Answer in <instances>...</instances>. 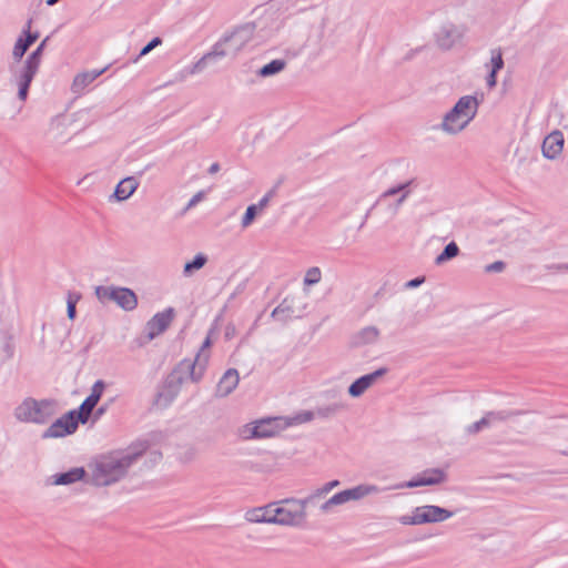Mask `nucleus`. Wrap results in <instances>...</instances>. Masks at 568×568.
Wrapping results in <instances>:
<instances>
[{"instance_id":"1","label":"nucleus","mask_w":568,"mask_h":568,"mask_svg":"<svg viewBox=\"0 0 568 568\" xmlns=\"http://www.w3.org/2000/svg\"><path fill=\"white\" fill-rule=\"evenodd\" d=\"M210 355L197 352L192 358H184L176 364L166 377L162 392L158 394L156 402L166 406L176 398L182 386L187 383H199L204 375Z\"/></svg>"},{"instance_id":"2","label":"nucleus","mask_w":568,"mask_h":568,"mask_svg":"<svg viewBox=\"0 0 568 568\" xmlns=\"http://www.w3.org/2000/svg\"><path fill=\"white\" fill-rule=\"evenodd\" d=\"M105 384L99 379L94 383L91 394L82 402V404L68 413L63 414L60 418L53 422L43 433L42 438H60L72 435L77 432L79 424H87L98 405Z\"/></svg>"},{"instance_id":"3","label":"nucleus","mask_w":568,"mask_h":568,"mask_svg":"<svg viewBox=\"0 0 568 568\" xmlns=\"http://www.w3.org/2000/svg\"><path fill=\"white\" fill-rule=\"evenodd\" d=\"M152 440L141 438L123 449L109 452V485L134 475L144 454L150 449Z\"/></svg>"},{"instance_id":"4","label":"nucleus","mask_w":568,"mask_h":568,"mask_svg":"<svg viewBox=\"0 0 568 568\" xmlns=\"http://www.w3.org/2000/svg\"><path fill=\"white\" fill-rule=\"evenodd\" d=\"M479 100L474 95L459 98L450 111H448L440 123V129L447 134H458L467 128L478 112Z\"/></svg>"},{"instance_id":"5","label":"nucleus","mask_w":568,"mask_h":568,"mask_svg":"<svg viewBox=\"0 0 568 568\" xmlns=\"http://www.w3.org/2000/svg\"><path fill=\"white\" fill-rule=\"evenodd\" d=\"M58 402L53 398L36 399L26 397L16 408L13 415L17 420L44 425L57 414Z\"/></svg>"},{"instance_id":"6","label":"nucleus","mask_w":568,"mask_h":568,"mask_svg":"<svg viewBox=\"0 0 568 568\" xmlns=\"http://www.w3.org/2000/svg\"><path fill=\"white\" fill-rule=\"evenodd\" d=\"M255 23L248 22L236 27L232 32L226 33L214 45V54L222 58H234L253 39Z\"/></svg>"},{"instance_id":"7","label":"nucleus","mask_w":568,"mask_h":568,"mask_svg":"<svg viewBox=\"0 0 568 568\" xmlns=\"http://www.w3.org/2000/svg\"><path fill=\"white\" fill-rule=\"evenodd\" d=\"M307 514L296 498H287L275 503V525L288 527H303Z\"/></svg>"},{"instance_id":"8","label":"nucleus","mask_w":568,"mask_h":568,"mask_svg":"<svg viewBox=\"0 0 568 568\" xmlns=\"http://www.w3.org/2000/svg\"><path fill=\"white\" fill-rule=\"evenodd\" d=\"M454 513L435 505L418 506L413 509L410 515H404L398 518V521L405 526H417L424 524L443 523L450 517Z\"/></svg>"},{"instance_id":"9","label":"nucleus","mask_w":568,"mask_h":568,"mask_svg":"<svg viewBox=\"0 0 568 568\" xmlns=\"http://www.w3.org/2000/svg\"><path fill=\"white\" fill-rule=\"evenodd\" d=\"M39 68L40 67L29 61L28 59L20 63L12 62L9 65V71L11 74L10 80L18 87L17 95L21 102L27 101L30 85L39 71Z\"/></svg>"},{"instance_id":"10","label":"nucleus","mask_w":568,"mask_h":568,"mask_svg":"<svg viewBox=\"0 0 568 568\" xmlns=\"http://www.w3.org/2000/svg\"><path fill=\"white\" fill-rule=\"evenodd\" d=\"M379 491L381 488L376 485H357L353 488L345 489L333 495L320 506V509L322 513L328 514L333 510L334 507L342 506L352 500H359L366 496L378 494Z\"/></svg>"},{"instance_id":"11","label":"nucleus","mask_w":568,"mask_h":568,"mask_svg":"<svg viewBox=\"0 0 568 568\" xmlns=\"http://www.w3.org/2000/svg\"><path fill=\"white\" fill-rule=\"evenodd\" d=\"M174 318V310L169 307L163 312L156 313L145 325V333L148 341L154 339L156 336L164 333L171 325Z\"/></svg>"},{"instance_id":"12","label":"nucleus","mask_w":568,"mask_h":568,"mask_svg":"<svg viewBox=\"0 0 568 568\" xmlns=\"http://www.w3.org/2000/svg\"><path fill=\"white\" fill-rule=\"evenodd\" d=\"M85 484L103 487L106 486V456L100 455L92 459L87 468Z\"/></svg>"},{"instance_id":"13","label":"nucleus","mask_w":568,"mask_h":568,"mask_svg":"<svg viewBox=\"0 0 568 568\" xmlns=\"http://www.w3.org/2000/svg\"><path fill=\"white\" fill-rule=\"evenodd\" d=\"M446 474L439 468H432L423 471L420 475L414 477L409 481L400 484L397 488H415L420 486H433L444 483Z\"/></svg>"},{"instance_id":"14","label":"nucleus","mask_w":568,"mask_h":568,"mask_svg":"<svg viewBox=\"0 0 568 568\" xmlns=\"http://www.w3.org/2000/svg\"><path fill=\"white\" fill-rule=\"evenodd\" d=\"M464 36V30L450 22L444 23L436 33L437 44L445 50L452 49Z\"/></svg>"},{"instance_id":"15","label":"nucleus","mask_w":568,"mask_h":568,"mask_svg":"<svg viewBox=\"0 0 568 568\" xmlns=\"http://www.w3.org/2000/svg\"><path fill=\"white\" fill-rule=\"evenodd\" d=\"M276 433L275 426L272 419H262L252 424H246L241 429V436L244 439L251 438H266L271 437Z\"/></svg>"},{"instance_id":"16","label":"nucleus","mask_w":568,"mask_h":568,"mask_svg":"<svg viewBox=\"0 0 568 568\" xmlns=\"http://www.w3.org/2000/svg\"><path fill=\"white\" fill-rule=\"evenodd\" d=\"M109 300L126 312H131L138 306L136 294L126 287L109 286Z\"/></svg>"},{"instance_id":"17","label":"nucleus","mask_w":568,"mask_h":568,"mask_svg":"<svg viewBox=\"0 0 568 568\" xmlns=\"http://www.w3.org/2000/svg\"><path fill=\"white\" fill-rule=\"evenodd\" d=\"M387 373L386 367H381L371 374H366L348 387V394L352 397H361L378 378L383 377Z\"/></svg>"},{"instance_id":"18","label":"nucleus","mask_w":568,"mask_h":568,"mask_svg":"<svg viewBox=\"0 0 568 568\" xmlns=\"http://www.w3.org/2000/svg\"><path fill=\"white\" fill-rule=\"evenodd\" d=\"M564 134L559 130H555L551 133H549L542 142V155L546 159L555 160L558 158L564 149Z\"/></svg>"},{"instance_id":"19","label":"nucleus","mask_w":568,"mask_h":568,"mask_svg":"<svg viewBox=\"0 0 568 568\" xmlns=\"http://www.w3.org/2000/svg\"><path fill=\"white\" fill-rule=\"evenodd\" d=\"M87 470L84 467H73L68 471L54 474L49 478V484L54 486H68L78 481H84Z\"/></svg>"},{"instance_id":"20","label":"nucleus","mask_w":568,"mask_h":568,"mask_svg":"<svg viewBox=\"0 0 568 568\" xmlns=\"http://www.w3.org/2000/svg\"><path fill=\"white\" fill-rule=\"evenodd\" d=\"M244 518L253 524H274L275 520V503L248 509Z\"/></svg>"},{"instance_id":"21","label":"nucleus","mask_w":568,"mask_h":568,"mask_svg":"<svg viewBox=\"0 0 568 568\" xmlns=\"http://www.w3.org/2000/svg\"><path fill=\"white\" fill-rule=\"evenodd\" d=\"M106 72V67L93 69L78 73L71 84V90L75 94L82 93L95 79Z\"/></svg>"},{"instance_id":"22","label":"nucleus","mask_w":568,"mask_h":568,"mask_svg":"<svg viewBox=\"0 0 568 568\" xmlns=\"http://www.w3.org/2000/svg\"><path fill=\"white\" fill-rule=\"evenodd\" d=\"M239 381L237 371L235 368H229L216 386V395L220 397L230 395L236 388Z\"/></svg>"},{"instance_id":"23","label":"nucleus","mask_w":568,"mask_h":568,"mask_svg":"<svg viewBox=\"0 0 568 568\" xmlns=\"http://www.w3.org/2000/svg\"><path fill=\"white\" fill-rule=\"evenodd\" d=\"M139 182L133 176H128L121 180L111 197H114L116 201H124L129 199L134 191L138 189Z\"/></svg>"},{"instance_id":"24","label":"nucleus","mask_w":568,"mask_h":568,"mask_svg":"<svg viewBox=\"0 0 568 568\" xmlns=\"http://www.w3.org/2000/svg\"><path fill=\"white\" fill-rule=\"evenodd\" d=\"M199 457V448L194 444H184L178 447L175 458L183 465L195 462Z\"/></svg>"},{"instance_id":"25","label":"nucleus","mask_w":568,"mask_h":568,"mask_svg":"<svg viewBox=\"0 0 568 568\" xmlns=\"http://www.w3.org/2000/svg\"><path fill=\"white\" fill-rule=\"evenodd\" d=\"M520 414H523V412H520V410L503 409V410L487 412L485 414V416L488 419L489 425L491 426V424H494V423L505 422V420L516 417Z\"/></svg>"},{"instance_id":"26","label":"nucleus","mask_w":568,"mask_h":568,"mask_svg":"<svg viewBox=\"0 0 568 568\" xmlns=\"http://www.w3.org/2000/svg\"><path fill=\"white\" fill-rule=\"evenodd\" d=\"M207 256L204 253H197L192 261L184 264L183 275L191 276L195 271L201 270L207 263Z\"/></svg>"},{"instance_id":"27","label":"nucleus","mask_w":568,"mask_h":568,"mask_svg":"<svg viewBox=\"0 0 568 568\" xmlns=\"http://www.w3.org/2000/svg\"><path fill=\"white\" fill-rule=\"evenodd\" d=\"M286 67V61L282 59L272 60L270 63L262 67L257 74L263 78H267L282 72Z\"/></svg>"},{"instance_id":"28","label":"nucleus","mask_w":568,"mask_h":568,"mask_svg":"<svg viewBox=\"0 0 568 568\" xmlns=\"http://www.w3.org/2000/svg\"><path fill=\"white\" fill-rule=\"evenodd\" d=\"M416 185V179L412 178L405 182V191L399 192L395 203L390 206L394 214L398 212L403 203L408 199L412 193V187Z\"/></svg>"},{"instance_id":"29","label":"nucleus","mask_w":568,"mask_h":568,"mask_svg":"<svg viewBox=\"0 0 568 568\" xmlns=\"http://www.w3.org/2000/svg\"><path fill=\"white\" fill-rule=\"evenodd\" d=\"M31 47L29 40H26L23 36H19L17 39L13 49H12V59L13 62L20 63L22 62L23 55L27 53L29 48Z\"/></svg>"},{"instance_id":"30","label":"nucleus","mask_w":568,"mask_h":568,"mask_svg":"<svg viewBox=\"0 0 568 568\" xmlns=\"http://www.w3.org/2000/svg\"><path fill=\"white\" fill-rule=\"evenodd\" d=\"M217 59H220V58H219V55L214 54V49L212 48V50L210 52L205 53L200 60H197L191 67V69L189 70V74H196V73L202 72L210 62L215 61Z\"/></svg>"},{"instance_id":"31","label":"nucleus","mask_w":568,"mask_h":568,"mask_svg":"<svg viewBox=\"0 0 568 568\" xmlns=\"http://www.w3.org/2000/svg\"><path fill=\"white\" fill-rule=\"evenodd\" d=\"M459 254V247L455 242L448 243L443 252L436 257L435 263L437 265H440L454 257H456Z\"/></svg>"},{"instance_id":"32","label":"nucleus","mask_w":568,"mask_h":568,"mask_svg":"<svg viewBox=\"0 0 568 568\" xmlns=\"http://www.w3.org/2000/svg\"><path fill=\"white\" fill-rule=\"evenodd\" d=\"M379 331L375 326H367L363 328L357 335V343L369 344L378 338Z\"/></svg>"},{"instance_id":"33","label":"nucleus","mask_w":568,"mask_h":568,"mask_svg":"<svg viewBox=\"0 0 568 568\" xmlns=\"http://www.w3.org/2000/svg\"><path fill=\"white\" fill-rule=\"evenodd\" d=\"M49 37H45L41 42L40 44L27 57V59L31 62H33L34 64H37L38 67H40L41 64V60H42V55H43V51L47 47V43L49 41Z\"/></svg>"},{"instance_id":"34","label":"nucleus","mask_w":568,"mask_h":568,"mask_svg":"<svg viewBox=\"0 0 568 568\" xmlns=\"http://www.w3.org/2000/svg\"><path fill=\"white\" fill-rule=\"evenodd\" d=\"M321 280H322V272H321L320 267L313 266L306 271L303 282H304V285L312 286V285L320 283Z\"/></svg>"},{"instance_id":"35","label":"nucleus","mask_w":568,"mask_h":568,"mask_svg":"<svg viewBox=\"0 0 568 568\" xmlns=\"http://www.w3.org/2000/svg\"><path fill=\"white\" fill-rule=\"evenodd\" d=\"M81 298V295L75 292H69L67 300V315L69 320H74L77 315L75 305L78 301Z\"/></svg>"},{"instance_id":"36","label":"nucleus","mask_w":568,"mask_h":568,"mask_svg":"<svg viewBox=\"0 0 568 568\" xmlns=\"http://www.w3.org/2000/svg\"><path fill=\"white\" fill-rule=\"evenodd\" d=\"M488 427H490V425L488 423V419L484 415L479 420L468 425L465 428V433L468 434V435H475V434H478L479 432H481L483 429L488 428Z\"/></svg>"},{"instance_id":"37","label":"nucleus","mask_w":568,"mask_h":568,"mask_svg":"<svg viewBox=\"0 0 568 568\" xmlns=\"http://www.w3.org/2000/svg\"><path fill=\"white\" fill-rule=\"evenodd\" d=\"M258 213L261 212L253 204L248 205L246 212L244 213L241 220V226L243 229L248 227L253 223Z\"/></svg>"},{"instance_id":"38","label":"nucleus","mask_w":568,"mask_h":568,"mask_svg":"<svg viewBox=\"0 0 568 568\" xmlns=\"http://www.w3.org/2000/svg\"><path fill=\"white\" fill-rule=\"evenodd\" d=\"M490 64L491 70L494 72H498L504 67V60L500 49H494L491 50V57H490Z\"/></svg>"},{"instance_id":"39","label":"nucleus","mask_w":568,"mask_h":568,"mask_svg":"<svg viewBox=\"0 0 568 568\" xmlns=\"http://www.w3.org/2000/svg\"><path fill=\"white\" fill-rule=\"evenodd\" d=\"M402 191H405V182L403 183H399L397 185H394L389 189H387L386 191H384L377 199L376 204L381 203L382 201H384L385 199H388L390 196H395L397 195L399 192Z\"/></svg>"},{"instance_id":"40","label":"nucleus","mask_w":568,"mask_h":568,"mask_svg":"<svg viewBox=\"0 0 568 568\" xmlns=\"http://www.w3.org/2000/svg\"><path fill=\"white\" fill-rule=\"evenodd\" d=\"M325 494L322 491L321 487L315 489L312 494L306 496L305 498L298 499L301 505L303 506L304 510H306V507L311 504H314L315 500L321 499L324 497Z\"/></svg>"},{"instance_id":"41","label":"nucleus","mask_w":568,"mask_h":568,"mask_svg":"<svg viewBox=\"0 0 568 568\" xmlns=\"http://www.w3.org/2000/svg\"><path fill=\"white\" fill-rule=\"evenodd\" d=\"M161 43H162V39L160 37L153 38L146 45H144L141 49L139 55L133 59V62H136L141 57H144L148 53H150L153 49H155Z\"/></svg>"},{"instance_id":"42","label":"nucleus","mask_w":568,"mask_h":568,"mask_svg":"<svg viewBox=\"0 0 568 568\" xmlns=\"http://www.w3.org/2000/svg\"><path fill=\"white\" fill-rule=\"evenodd\" d=\"M345 406L343 404L335 403L333 405L321 407L317 409V414L321 417H328L343 409Z\"/></svg>"},{"instance_id":"43","label":"nucleus","mask_w":568,"mask_h":568,"mask_svg":"<svg viewBox=\"0 0 568 568\" xmlns=\"http://www.w3.org/2000/svg\"><path fill=\"white\" fill-rule=\"evenodd\" d=\"M98 173H89L78 181V185L83 186L85 190L91 189L98 181Z\"/></svg>"},{"instance_id":"44","label":"nucleus","mask_w":568,"mask_h":568,"mask_svg":"<svg viewBox=\"0 0 568 568\" xmlns=\"http://www.w3.org/2000/svg\"><path fill=\"white\" fill-rule=\"evenodd\" d=\"M3 345L2 351L6 353V359H10L13 356L14 353V345L12 343V337L8 335L7 333H3Z\"/></svg>"},{"instance_id":"45","label":"nucleus","mask_w":568,"mask_h":568,"mask_svg":"<svg viewBox=\"0 0 568 568\" xmlns=\"http://www.w3.org/2000/svg\"><path fill=\"white\" fill-rule=\"evenodd\" d=\"M290 312V307L285 305V301L281 303L278 306H276L272 312V317L274 318H282L286 320L290 315H286V313Z\"/></svg>"},{"instance_id":"46","label":"nucleus","mask_w":568,"mask_h":568,"mask_svg":"<svg viewBox=\"0 0 568 568\" xmlns=\"http://www.w3.org/2000/svg\"><path fill=\"white\" fill-rule=\"evenodd\" d=\"M506 268V263L503 261H496L485 266L486 273H501Z\"/></svg>"},{"instance_id":"47","label":"nucleus","mask_w":568,"mask_h":568,"mask_svg":"<svg viewBox=\"0 0 568 568\" xmlns=\"http://www.w3.org/2000/svg\"><path fill=\"white\" fill-rule=\"evenodd\" d=\"M204 191H199L197 193H195L192 199L189 201L186 207L184 209V211H189L190 209H192L193 206H195L199 202H201L203 199H204Z\"/></svg>"},{"instance_id":"48","label":"nucleus","mask_w":568,"mask_h":568,"mask_svg":"<svg viewBox=\"0 0 568 568\" xmlns=\"http://www.w3.org/2000/svg\"><path fill=\"white\" fill-rule=\"evenodd\" d=\"M273 196V192L266 193L257 204H253L260 212H263V210L268 205L271 199Z\"/></svg>"},{"instance_id":"49","label":"nucleus","mask_w":568,"mask_h":568,"mask_svg":"<svg viewBox=\"0 0 568 568\" xmlns=\"http://www.w3.org/2000/svg\"><path fill=\"white\" fill-rule=\"evenodd\" d=\"M21 34L23 36V38L26 40H29L31 45L39 39V32L38 31L32 32V31H28V30H22Z\"/></svg>"},{"instance_id":"50","label":"nucleus","mask_w":568,"mask_h":568,"mask_svg":"<svg viewBox=\"0 0 568 568\" xmlns=\"http://www.w3.org/2000/svg\"><path fill=\"white\" fill-rule=\"evenodd\" d=\"M95 295L98 297V300L104 304L105 301H106V286H103V285H99L95 287Z\"/></svg>"},{"instance_id":"51","label":"nucleus","mask_w":568,"mask_h":568,"mask_svg":"<svg viewBox=\"0 0 568 568\" xmlns=\"http://www.w3.org/2000/svg\"><path fill=\"white\" fill-rule=\"evenodd\" d=\"M339 485V480L335 479V480H331V481H327L325 483L321 489L322 491L325 494V496L331 493L335 487H337Z\"/></svg>"},{"instance_id":"52","label":"nucleus","mask_w":568,"mask_h":568,"mask_svg":"<svg viewBox=\"0 0 568 568\" xmlns=\"http://www.w3.org/2000/svg\"><path fill=\"white\" fill-rule=\"evenodd\" d=\"M424 282H425L424 276L416 277V278H413V280L408 281L407 283H405V287L406 288H415V287L420 286Z\"/></svg>"},{"instance_id":"53","label":"nucleus","mask_w":568,"mask_h":568,"mask_svg":"<svg viewBox=\"0 0 568 568\" xmlns=\"http://www.w3.org/2000/svg\"><path fill=\"white\" fill-rule=\"evenodd\" d=\"M487 85L494 88L497 83V72L490 71L486 79Z\"/></svg>"},{"instance_id":"54","label":"nucleus","mask_w":568,"mask_h":568,"mask_svg":"<svg viewBox=\"0 0 568 568\" xmlns=\"http://www.w3.org/2000/svg\"><path fill=\"white\" fill-rule=\"evenodd\" d=\"M211 343H212V342H211L210 336H206V338H205V339H204V342L202 343V346H201V348L199 349V352H202V353H204V354H207V355H209V353H207L205 349H206V348H209V347L211 346Z\"/></svg>"},{"instance_id":"55","label":"nucleus","mask_w":568,"mask_h":568,"mask_svg":"<svg viewBox=\"0 0 568 568\" xmlns=\"http://www.w3.org/2000/svg\"><path fill=\"white\" fill-rule=\"evenodd\" d=\"M105 409H106V408H105V406H104V405L100 406V407L97 409V412H95V414H94V417H93V423H95V422H97V420H98V419L103 415V413L105 412Z\"/></svg>"},{"instance_id":"56","label":"nucleus","mask_w":568,"mask_h":568,"mask_svg":"<svg viewBox=\"0 0 568 568\" xmlns=\"http://www.w3.org/2000/svg\"><path fill=\"white\" fill-rule=\"evenodd\" d=\"M150 456L152 457L153 463H158L162 459V454L158 450L151 452Z\"/></svg>"},{"instance_id":"57","label":"nucleus","mask_w":568,"mask_h":568,"mask_svg":"<svg viewBox=\"0 0 568 568\" xmlns=\"http://www.w3.org/2000/svg\"><path fill=\"white\" fill-rule=\"evenodd\" d=\"M220 171V164L217 162L212 163L207 170L209 174H215Z\"/></svg>"},{"instance_id":"58","label":"nucleus","mask_w":568,"mask_h":568,"mask_svg":"<svg viewBox=\"0 0 568 568\" xmlns=\"http://www.w3.org/2000/svg\"><path fill=\"white\" fill-rule=\"evenodd\" d=\"M557 271H568V263L554 266Z\"/></svg>"},{"instance_id":"59","label":"nucleus","mask_w":568,"mask_h":568,"mask_svg":"<svg viewBox=\"0 0 568 568\" xmlns=\"http://www.w3.org/2000/svg\"><path fill=\"white\" fill-rule=\"evenodd\" d=\"M60 125H61V123L59 121L51 122L50 132L54 131L55 129H59Z\"/></svg>"},{"instance_id":"60","label":"nucleus","mask_w":568,"mask_h":568,"mask_svg":"<svg viewBox=\"0 0 568 568\" xmlns=\"http://www.w3.org/2000/svg\"><path fill=\"white\" fill-rule=\"evenodd\" d=\"M32 19H29L22 30L31 31Z\"/></svg>"},{"instance_id":"61","label":"nucleus","mask_w":568,"mask_h":568,"mask_svg":"<svg viewBox=\"0 0 568 568\" xmlns=\"http://www.w3.org/2000/svg\"><path fill=\"white\" fill-rule=\"evenodd\" d=\"M312 418H313V413L307 412V413H305V414H304V420H305V422H308V420H311Z\"/></svg>"},{"instance_id":"62","label":"nucleus","mask_w":568,"mask_h":568,"mask_svg":"<svg viewBox=\"0 0 568 568\" xmlns=\"http://www.w3.org/2000/svg\"><path fill=\"white\" fill-rule=\"evenodd\" d=\"M60 0H47V4L48 6H54L55 3H58Z\"/></svg>"},{"instance_id":"63","label":"nucleus","mask_w":568,"mask_h":568,"mask_svg":"<svg viewBox=\"0 0 568 568\" xmlns=\"http://www.w3.org/2000/svg\"><path fill=\"white\" fill-rule=\"evenodd\" d=\"M562 455L567 456L568 457V448L566 450L562 452Z\"/></svg>"}]
</instances>
